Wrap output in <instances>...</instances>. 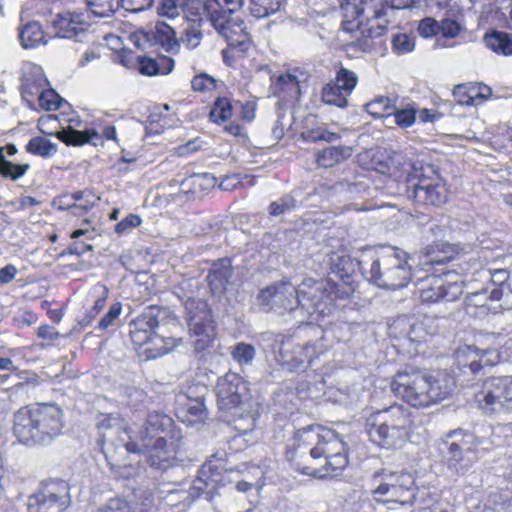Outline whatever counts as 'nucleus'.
<instances>
[{"label":"nucleus","instance_id":"f257e3e1","mask_svg":"<svg viewBox=\"0 0 512 512\" xmlns=\"http://www.w3.org/2000/svg\"><path fill=\"white\" fill-rule=\"evenodd\" d=\"M344 443L334 431L311 425L299 429L286 457L304 475L314 478L333 477L347 466Z\"/></svg>","mask_w":512,"mask_h":512},{"label":"nucleus","instance_id":"f03ea898","mask_svg":"<svg viewBox=\"0 0 512 512\" xmlns=\"http://www.w3.org/2000/svg\"><path fill=\"white\" fill-rule=\"evenodd\" d=\"M326 292L325 284L314 279H306L298 287L283 281L262 289L258 301L265 312L288 314L297 323H304L311 314L324 311Z\"/></svg>","mask_w":512,"mask_h":512},{"label":"nucleus","instance_id":"7ed1b4c3","mask_svg":"<svg viewBox=\"0 0 512 512\" xmlns=\"http://www.w3.org/2000/svg\"><path fill=\"white\" fill-rule=\"evenodd\" d=\"M454 387L455 379L446 370L406 368L399 371L391 382L394 395L417 408L443 401L452 394Z\"/></svg>","mask_w":512,"mask_h":512},{"label":"nucleus","instance_id":"20e7f679","mask_svg":"<svg viewBox=\"0 0 512 512\" xmlns=\"http://www.w3.org/2000/svg\"><path fill=\"white\" fill-rule=\"evenodd\" d=\"M62 429L63 411L55 404L24 407L14 414L13 433L24 445L49 444Z\"/></svg>","mask_w":512,"mask_h":512},{"label":"nucleus","instance_id":"39448f33","mask_svg":"<svg viewBox=\"0 0 512 512\" xmlns=\"http://www.w3.org/2000/svg\"><path fill=\"white\" fill-rule=\"evenodd\" d=\"M412 423L409 409L400 404H393L369 414L365 430L376 445L394 449L402 447L408 440Z\"/></svg>","mask_w":512,"mask_h":512},{"label":"nucleus","instance_id":"423d86ee","mask_svg":"<svg viewBox=\"0 0 512 512\" xmlns=\"http://www.w3.org/2000/svg\"><path fill=\"white\" fill-rule=\"evenodd\" d=\"M367 488L376 502L412 505L417 486L412 473L381 469L375 471L367 482Z\"/></svg>","mask_w":512,"mask_h":512},{"label":"nucleus","instance_id":"0eeeda50","mask_svg":"<svg viewBox=\"0 0 512 512\" xmlns=\"http://www.w3.org/2000/svg\"><path fill=\"white\" fill-rule=\"evenodd\" d=\"M477 446L473 434L458 429L445 435L439 449L447 469L456 475H464L478 460Z\"/></svg>","mask_w":512,"mask_h":512},{"label":"nucleus","instance_id":"6e6552de","mask_svg":"<svg viewBox=\"0 0 512 512\" xmlns=\"http://www.w3.org/2000/svg\"><path fill=\"white\" fill-rule=\"evenodd\" d=\"M477 407L486 415L512 413V375L486 378L474 394Z\"/></svg>","mask_w":512,"mask_h":512},{"label":"nucleus","instance_id":"1a4fd4ad","mask_svg":"<svg viewBox=\"0 0 512 512\" xmlns=\"http://www.w3.org/2000/svg\"><path fill=\"white\" fill-rule=\"evenodd\" d=\"M216 396L223 420L230 422L246 412L248 387L239 374L230 371L220 377L216 384Z\"/></svg>","mask_w":512,"mask_h":512},{"label":"nucleus","instance_id":"9d476101","mask_svg":"<svg viewBox=\"0 0 512 512\" xmlns=\"http://www.w3.org/2000/svg\"><path fill=\"white\" fill-rule=\"evenodd\" d=\"M225 454H213L201 466L198 471L197 477L190 484L189 490L183 492L185 495L183 500L191 498L195 500L204 496L208 502H214L215 497L219 495V489L225 485L224 472L228 470L225 468Z\"/></svg>","mask_w":512,"mask_h":512},{"label":"nucleus","instance_id":"9b49d317","mask_svg":"<svg viewBox=\"0 0 512 512\" xmlns=\"http://www.w3.org/2000/svg\"><path fill=\"white\" fill-rule=\"evenodd\" d=\"M196 14L207 13V21L217 33L223 37L231 48H238L244 52L250 45V39L246 32L244 22L233 17L227 11L213 10V5L204 6L201 1L194 2Z\"/></svg>","mask_w":512,"mask_h":512},{"label":"nucleus","instance_id":"f8f14e48","mask_svg":"<svg viewBox=\"0 0 512 512\" xmlns=\"http://www.w3.org/2000/svg\"><path fill=\"white\" fill-rule=\"evenodd\" d=\"M196 14L207 13V21L217 33L223 37L231 48H238L244 52L250 45V39L246 32L244 22L233 17L227 11L213 10V5L204 6L201 1L194 2Z\"/></svg>","mask_w":512,"mask_h":512},{"label":"nucleus","instance_id":"ddd939ff","mask_svg":"<svg viewBox=\"0 0 512 512\" xmlns=\"http://www.w3.org/2000/svg\"><path fill=\"white\" fill-rule=\"evenodd\" d=\"M407 198L417 205L441 206L446 203L448 190L441 177L432 168L408 178Z\"/></svg>","mask_w":512,"mask_h":512},{"label":"nucleus","instance_id":"4468645a","mask_svg":"<svg viewBox=\"0 0 512 512\" xmlns=\"http://www.w3.org/2000/svg\"><path fill=\"white\" fill-rule=\"evenodd\" d=\"M175 321L176 318L169 308L156 305L148 306L129 324L131 340L139 347L154 341L163 343V338L158 336L155 331L156 328Z\"/></svg>","mask_w":512,"mask_h":512},{"label":"nucleus","instance_id":"2eb2a0df","mask_svg":"<svg viewBox=\"0 0 512 512\" xmlns=\"http://www.w3.org/2000/svg\"><path fill=\"white\" fill-rule=\"evenodd\" d=\"M396 248L366 247L360 250L359 263L362 276L370 283L384 289Z\"/></svg>","mask_w":512,"mask_h":512},{"label":"nucleus","instance_id":"dca6fc26","mask_svg":"<svg viewBox=\"0 0 512 512\" xmlns=\"http://www.w3.org/2000/svg\"><path fill=\"white\" fill-rule=\"evenodd\" d=\"M181 438L168 440L158 437L151 443L141 444L142 450L140 453L145 455L151 468L163 472L167 471L183 461Z\"/></svg>","mask_w":512,"mask_h":512},{"label":"nucleus","instance_id":"f3484780","mask_svg":"<svg viewBox=\"0 0 512 512\" xmlns=\"http://www.w3.org/2000/svg\"><path fill=\"white\" fill-rule=\"evenodd\" d=\"M69 485L64 480L51 481L29 497L28 512H65L70 505Z\"/></svg>","mask_w":512,"mask_h":512},{"label":"nucleus","instance_id":"a211bd4d","mask_svg":"<svg viewBox=\"0 0 512 512\" xmlns=\"http://www.w3.org/2000/svg\"><path fill=\"white\" fill-rule=\"evenodd\" d=\"M134 45L140 49L159 48L168 53H177L180 42L169 24L158 21L148 29H140L131 35Z\"/></svg>","mask_w":512,"mask_h":512},{"label":"nucleus","instance_id":"6ab92c4d","mask_svg":"<svg viewBox=\"0 0 512 512\" xmlns=\"http://www.w3.org/2000/svg\"><path fill=\"white\" fill-rule=\"evenodd\" d=\"M189 332L199 337L195 346L198 350L204 349L211 340L214 327L211 313L207 303L202 300L188 298L184 303Z\"/></svg>","mask_w":512,"mask_h":512},{"label":"nucleus","instance_id":"aec40b11","mask_svg":"<svg viewBox=\"0 0 512 512\" xmlns=\"http://www.w3.org/2000/svg\"><path fill=\"white\" fill-rule=\"evenodd\" d=\"M331 269L343 285L334 283L332 280H319L318 282H323L327 288L325 301L332 300L331 295L333 293H335V298L348 297L354 291L352 286L353 274L357 269L360 270L359 256L357 259H353L349 255H335Z\"/></svg>","mask_w":512,"mask_h":512},{"label":"nucleus","instance_id":"412c9836","mask_svg":"<svg viewBox=\"0 0 512 512\" xmlns=\"http://www.w3.org/2000/svg\"><path fill=\"white\" fill-rule=\"evenodd\" d=\"M437 321L436 317L428 315H424L422 318L399 316L390 325V329L399 337L420 343L425 341L427 336L438 332Z\"/></svg>","mask_w":512,"mask_h":512},{"label":"nucleus","instance_id":"4be33fe9","mask_svg":"<svg viewBox=\"0 0 512 512\" xmlns=\"http://www.w3.org/2000/svg\"><path fill=\"white\" fill-rule=\"evenodd\" d=\"M102 451L111 466H119V458L126 453H140L141 442L131 440L129 431L125 427H117L115 431L103 432Z\"/></svg>","mask_w":512,"mask_h":512},{"label":"nucleus","instance_id":"5701e85b","mask_svg":"<svg viewBox=\"0 0 512 512\" xmlns=\"http://www.w3.org/2000/svg\"><path fill=\"white\" fill-rule=\"evenodd\" d=\"M46 79L41 67L32 66L25 72L21 83V96L23 100L32 103L34 97L38 95L40 106L48 111L59 109L60 105L55 102L46 101L47 96H54V92L45 90Z\"/></svg>","mask_w":512,"mask_h":512},{"label":"nucleus","instance_id":"b1692460","mask_svg":"<svg viewBox=\"0 0 512 512\" xmlns=\"http://www.w3.org/2000/svg\"><path fill=\"white\" fill-rule=\"evenodd\" d=\"M462 293L463 285L461 282L448 281L438 275L427 277L420 288L421 300L428 303L440 300L455 301Z\"/></svg>","mask_w":512,"mask_h":512},{"label":"nucleus","instance_id":"393cba45","mask_svg":"<svg viewBox=\"0 0 512 512\" xmlns=\"http://www.w3.org/2000/svg\"><path fill=\"white\" fill-rule=\"evenodd\" d=\"M52 26L58 38H74L78 42L88 40L89 24L80 13L58 14L52 21Z\"/></svg>","mask_w":512,"mask_h":512},{"label":"nucleus","instance_id":"a878e982","mask_svg":"<svg viewBox=\"0 0 512 512\" xmlns=\"http://www.w3.org/2000/svg\"><path fill=\"white\" fill-rule=\"evenodd\" d=\"M158 437L170 440L177 439L181 435L178 431H175L172 418L158 412H153L148 415L140 431V441L141 444L151 443Z\"/></svg>","mask_w":512,"mask_h":512},{"label":"nucleus","instance_id":"bb28decb","mask_svg":"<svg viewBox=\"0 0 512 512\" xmlns=\"http://www.w3.org/2000/svg\"><path fill=\"white\" fill-rule=\"evenodd\" d=\"M459 364L468 367L473 374H477L484 366L497 362L498 354L494 350H482L476 346H465L456 352Z\"/></svg>","mask_w":512,"mask_h":512},{"label":"nucleus","instance_id":"cd10ccee","mask_svg":"<svg viewBox=\"0 0 512 512\" xmlns=\"http://www.w3.org/2000/svg\"><path fill=\"white\" fill-rule=\"evenodd\" d=\"M408 255L399 249L395 250L389 269L384 289L397 290L406 287L412 279L411 265L408 263Z\"/></svg>","mask_w":512,"mask_h":512},{"label":"nucleus","instance_id":"c85d7f7f","mask_svg":"<svg viewBox=\"0 0 512 512\" xmlns=\"http://www.w3.org/2000/svg\"><path fill=\"white\" fill-rule=\"evenodd\" d=\"M233 267L230 259L222 258L215 261L207 275V281L214 295H223L232 285Z\"/></svg>","mask_w":512,"mask_h":512},{"label":"nucleus","instance_id":"c756f323","mask_svg":"<svg viewBox=\"0 0 512 512\" xmlns=\"http://www.w3.org/2000/svg\"><path fill=\"white\" fill-rule=\"evenodd\" d=\"M408 5L407 1L402 0H362L360 5L361 24L369 22L372 19L381 20L392 9H401Z\"/></svg>","mask_w":512,"mask_h":512},{"label":"nucleus","instance_id":"7c9ffc66","mask_svg":"<svg viewBox=\"0 0 512 512\" xmlns=\"http://www.w3.org/2000/svg\"><path fill=\"white\" fill-rule=\"evenodd\" d=\"M5 151L9 155H15L17 153V147L15 144H7L5 147H0V175L8 178L12 181H17L22 178L30 169L29 164H14L7 160L5 157Z\"/></svg>","mask_w":512,"mask_h":512},{"label":"nucleus","instance_id":"2f4dec72","mask_svg":"<svg viewBox=\"0 0 512 512\" xmlns=\"http://www.w3.org/2000/svg\"><path fill=\"white\" fill-rule=\"evenodd\" d=\"M58 138L67 145L82 146L92 144L97 146L102 143V136L95 130L79 131L71 127L58 133Z\"/></svg>","mask_w":512,"mask_h":512},{"label":"nucleus","instance_id":"473e14b6","mask_svg":"<svg viewBox=\"0 0 512 512\" xmlns=\"http://www.w3.org/2000/svg\"><path fill=\"white\" fill-rule=\"evenodd\" d=\"M443 231V228L435 223H432L428 229V232L431 233L435 239L442 237ZM453 253L454 249L450 244L436 242V240H434L433 245L430 246L427 254L430 256L431 263L441 264L449 261L452 258Z\"/></svg>","mask_w":512,"mask_h":512},{"label":"nucleus","instance_id":"72a5a7b5","mask_svg":"<svg viewBox=\"0 0 512 512\" xmlns=\"http://www.w3.org/2000/svg\"><path fill=\"white\" fill-rule=\"evenodd\" d=\"M187 402L184 408L179 411L183 414L182 421L187 422L188 425H194L198 422H203L208 415L207 409L204 404V396H198L192 399L190 396L186 397Z\"/></svg>","mask_w":512,"mask_h":512},{"label":"nucleus","instance_id":"f704fd0d","mask_svg":"<svg viewBox=\"0 0 512 512\" xmlns=\"http://www.w3.org/2000/svg\"><path fill=\"white\" fill-rule=\"evenodd\" d=\"M353 154L351 146H330L317 154V163L324 168L333 167L348 158Z\"/></svg>","mask_w":512,"mask_h":512},{"label":"nucleus","instance_id":"c9c22d12","mask_svg":"<svg viewBox=\"0 0 512 512\" xmlns=\"http://www.w3.org/2000/svg\"><path fill=\"white\" fill-rule=\"evenodd\" d=\"M174 60L170 57L162 56L159 60L140 57L139 71L143 75L155 76L158 74H169L174 68Z\"/></svg>","mask_w":512,"mask_h":512},{"label":"nucleus","instance_id":"e433bc0d","mask_svg":"<svg viewBox=\"0 0 512 512\" xmlns=\"http://www.w3.org/2000/svg\"><path fill=\"white\" fill-rule=\"evenodd\" d=\"M362 0H345L341 4L343 14L342 26L345 31H353L359 29L361 24L360 5Z\"/></svg>","mask_w":512,"mask_h":512},{"label":"nucleus","instance_id":"4c0bfd02","mask_svg":"<svg viewBox=\"0 0 512 512\" xmlns=\"http://www.w3.org/2000/svg\"><path fill=\"white\" fill-rule=\"evenodd\" d=\"M19 38L21 45L25 49L35 48L40 43L46 44L44 32L41 25L36 21H31L25 24L20 32Z\"/></svg>","mask_w":512,"mask_h":512},{"label":"nucleus","instance_id":"58836bf2","mask_svg":"<svg viewBox=\"0 0 512 512\" xmlns=\"http://www.w3.org/2000/svg\"><path fill=\"white\" fill-rule=\"evenodd\" d=\"M196 11L197 10L195 9V11H191V14L186 15L189 21L194 24L197 23V26L192 25L185 29V38L183 39V42L190 49H194L200 44L203 38L200 28L205 21V17L207 18V13L202 12L201 14H196Z\"/></svg>","mask_w":512,"mask_h":512},{"label":"nucleus","instance_id":"ea45409f","mask_svg":"<svg viewBox=\"0 0 512 512\" xmlns=\"http://www.w3.org/2000/svg\"><path fill=\"white\" fill-rule=\"evenodd\" d=\"M486 289H488L489 302H497V305L489 306V310L512 309L511 284H504L503 286H489Z\"/></svg>","mask_w":512,"mask_h":512},{"label":"nucleus","instance_id":"a19ab883","mask_svg":"<svg viewBox=\"0 0 512 512\" xmlns=\"http://www.w3.org/2000/svg\"><path fill=\"white\" fill-rule=\"evenodd\" d=\"M321 352L317 350L316 344L297 345L293 348L290 367L292 369H303L305 363L311 365L314 358Z\"/></svg>","mask_w":512,"mask_h":512},{"label":"nucleus","instance_id":"79ce46f5","mask_svg":"<svg viewBox=\"0 0 512 512\" xmlns=\"http://www.w3.org/2000/svg\"><path fill=\"white\" fill-rule=\"evenodd\" d=\"M485 44L496 53L512 55V38L501 31H493L484 36Z\"/></svg>","mask_w":512,"mask_h":512},{"label":"nucleus","instance_id":"37998d69","mask_svg":"<svg viewBox=\"0 0 512 512\" xmlns=\"http://www.w3.org/2000/svg\"><path fill=\"white\" fill-rule=\"evenodd\" d=\"M25 149L28 153L43 158H49L57 153V145L42 136H36L30 139Z\"/></svg>","mask_w":512,"mask_h":512},{"label":"nucleus","instance_id":"c03bdc74","mask_svg":"<svg viewBox=\"0 0 512 512\" xmlns=\"http://www.w3.org/2000/svg\"><path fill=\"white\" fill-rule=\"evenodd\" d=\"M348 93L344 92L334 82L328 83L323 87L322 99L324 103L344 108L348 105Z\"/></svg>","mask_w":512,"mask_h":512},{"label":"nucleus","instance_id":"a18cd8bd","mask_svg":"<svg viewBox=\"0 0 512 512\" xmlns=\"http://www.w3.org/2000/svg\"><path fill=\"white\" fill-rule=\"evenodd\" d=\"M284 0H250V12L256 18L268 17L279 11Z\"/></svg>","mask_w":512,"mask_h":512},{"label":"nucleus","instance_id":"49530a36","mask_svg":"<svg viewBox=\"0 0 512 512\" xmlns=\"http://www.w3.org/2000/svg\"><path fill=\"white\" fill-rule=\"evenodd\" d=\"M94 291L97 293V298L94 301V305L91 309L85 314V316L79 321L82 326H87L91 323V321L100 313V311L104 308L106 299L108 297V288L106 286L100 285L94 288Z\"/></svg>","mask_w":512,"mask_h":512},{"label":"nucleus","instance_id":"de8ad7c7","mask_svg":"<svg viewBox=\"0 0 512 512\" xmlns=\"http://www.w3.org/2000/svg\"><path fill=\"white\" fill-rule=\"evenodd\" d=\"M233 113V106L230 99L226 97H218L209 113L210 119L213 122H225L231 118Z\"/></svg>","mask_w":512,"mask_h":512},{"label":"nucleus","instance_id":"09e8293b","mask_svg":"<svg viewBox=\"0 0 512 512\" xmlns=\"http://www.w3.org/2000/svg\"><path fill=\"white\" fill-rule=\"evenodd\" d=\"M90 11L98 17L111 16L118 8V0H86Z\"/></svg>","mask_w":512,"mask_h":512},{"label":"nucleus","instance_id":"8fccbe9b","mask_svg":"<svg viewBox=\"0 0 512 512\" xmlns=\"http://www.w3.org/2000/svg\"><path fill=\"white\" fill-rule=\"evenodd\" d=\"M295 191L286 194L280 199L272 202L269 207V212L272 216H279L290 212L297 206V199L294 195Z\"/></svg>","mask_w":512,"mask_h":512},{"label":"nucleus","instance_id":"3c124183","mask_svg":"<svg viewBox=\"0 0 512 512\" xmlns=\"http://www.w3.org/2000/svg\"><path fill=\"white\" fill-rule=\"evenodd\" d=\"M333 82L339 88L344 90V92L350 94L357 85L358 77L352 70L341 67L337 71L335 80Z\"/></svg>","mask_w":512,"mask_h":512},{"label":"nucleus","instance_id":"603ef678","mask_svg":"<svg viewBox=\"0 0 512 512\" xmlns=\"http://www.w3.org/2000/svg\"><path fill=\"white\" fill-rule=\"evenodd\" d=\"M134 496L137 499L136 507L133 509L136 512H156L157 508L154 503V496L149 489H137L134 491Z\"/></svg>","mask_w":512,"mask_h":512},{"label":"nucleus","instance_id":"864d4df0","mask_svg":"<svg viewBox=\"0 0 512 512\" xmlns=\"http://www.w3.org/2000/svg\"><path fill=\"white\" fill-rule=\"evenodd\" d=\"M67 196L59 197L55 204L58 205V209L60 210H71L72 214L76 216H82L86 214L91 207L94 205V200L86 199V203L84 204H76L75 202L67 201Z\"/></svg>","mask_w":512,"mask_h":512},{"label":"nucleus","instance_id":"5fc2aeb1","mask_svg":"<svg viewBox=\"0 0 512 512\" xmlns=\"http://www.w3.org/2000/svg\"><path fill=\"white\" fill-rule=\"evenodd\" d=\"M255 348L247 343H238L232 351V357L240 365H251L255 358Z\"/></svg>","mask_w":512,"mask_h":512},{"label":"nucleus","instance_id":"6e6d98bb","mask_svg":"<svg viewBox=\"0 0 512 512\" xmlns=\"http://www.w3.org/2000/svg\"><path fill=\"white\" fill-rule=\"evenodd\" d=\"M218 81L207 73L196 75L191 80V87L197 92H210L216 89Z\"/></svg>","mask_w":512,"mask_h":512},{"label":"nucleus","instance_id":"4d7b16f0","mask_svg":"<svg viewBox=\"0 0 512 512\" xmlns=\"http://www.w3.org/2000/svg\"><path fill=\"white\" fill-rule=\"evenodd\" d=\"M271 88L274 95L278 92L296 90L298 89L297 77L289 73L281 74L277 77L276 81L273 80Z\"/></svg>","mask_w":512,"mask_h":512},{"label":"nucleus","instance_id":"13d9d810","mask_svg":"<svg viewBox=\"0 0 512 512\" xmlns=\"http://www.w3.org/2000/svg\"><path fill=\"white\" fill-rule=\"evenodd\" d=\"M392 48L397 54H405L414 50V38L405 34L399 33L392 37Z\"/></svg>","mask_w":512,"mask_h":512},{"label":"nucleus","instance_id":"bf43d9fd","mask_svg":"<svg viewBox=\"0 0 512 512\" xmlns=\"http://www.w3.org/2000/svg\"><path fill=\"white\" fill-rule=\"evenodd\" d=\"M303 137L305 140L309 142H317V141H325V142H335L340 139V135L334 132H330L326 129H315L308 130L304 132Z\"/></svg>","mask_w":512,"mask_h":512},{"label":"nucleus","instance_id":"052dcab7","mask_svg":"<svg viewBox=\"0 0 512 512\" xmlns=\"http://www.w3.org/2000/svg\"><path fill=\"white\" fill-rule=\"evenodd\" d=\"M367 108L369 113L377 117L391 115L394 110L391 105V100L387 97H379L375 101L369 103Z\"/></svg>","mask_w":512,"mask_h":512},{"label":"nucleus","instance_id":"680f3d73","mask_svg":"<svg viewBox=\"0 0 512 512\" xmlns=\"http://www.w3.org/2000/svg\"><path fill=\"white\" fill-rule=\"evenodd\" d=\"M122 313V305L119 302L112 304L107 313L101 318L98 323V329L107 330L109 327L115 326L117 320Z\"/></svg>","mask_w":512,"mask_h":512},{"label":"nucleus","instance_id":"e2e57ef3","mask_svg":"<svg viewBox=\"0 0 512 512\" xmlns=\"http://www.w3.org/2000/svg\"><path fill=\"white\" fill-rule=\"evenodd\" d=\"M367 34L365 31H361V36H357L355 40H353L349 46L352 49L359 50L361 52H370L374 48V36L372 35V28L367 29Z\"/></svg>","mask_w":512,"mask_h":512},{"label":"nucleus","instance_id":"0e129e2a","mask_svg":"<svg viewBox=\"0 0 512 512\" xmlns=\"http://www.w3.org/2000/svg\"><path fill=\"white\" fill-rule=\"evenodd\" d=\"M182 9L185 12V6L179 4L176 0H162L157 12L160 16H165L169 19H174L179 16V10Z\"/></svg>","mask_w":512,"mask_h":512},{"label":"nucleus","instance_id":"69168bd1","mask_svg":"<svg viewBox=\"0 0 512 512\" xmlns=\"http://www.w3.org/2000/svg\"><path fill=\"white\" fill-rule=\"evenodd\" d=\"M98 512H136L125 499L116 497L108 500Z\"/></svg>","mask_w":512,"mask_h":512},{"label":"nucleus","instance_id":"338daca9","mask_svg":"<svg viewBox=\"0 0 512 512\" xmlns=\"http://www.w3.org/2000/svg\"><path fill=\"white\" fill-rule=\"evenodd\" d=\"M201 2L204 6L213 5V10L227 11L230 15H232L243 4V0H209L207 2Z\"/></svg>","mask_w":512,"mask_h":512},{"label":"nucleus","instance_id":"774afa93","mask_svg":"<svg viewBox=\"0 0 512 512\" xmlns=\"http://www.w3.org/2000/svg\"><path fill=\"white\" fill-rule=\"evenodd\" d=\"M392 114L394 115L395 123L402 128L411 126L416 119V112L412 108L394 109Z\"/></svg>","mask_w":512,"mask_h":512}]
</instances>
